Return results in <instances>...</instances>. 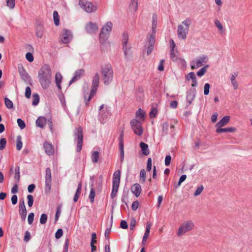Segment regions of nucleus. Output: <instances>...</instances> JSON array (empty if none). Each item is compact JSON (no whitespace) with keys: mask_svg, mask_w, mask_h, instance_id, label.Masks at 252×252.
<instances>
[{"mask_svg":"<svg viewBox=\"0 0 252 252\" xmlns=\"http://www.w3.org/2000/svg\"><path fill=\"white\" fill-rule=\"evenodd\" d=\"M52 77L51 69L49 65L45 64L39 71L38 78L43 89H47L51 84Z\"/></svg>","mask_w":252,"mask_h":252,"instance_id":"f257e3e1","label":"nucleus"},{"mask_svg":"<svg viewBox=\"0 0 252 252\" xmlns=\"http://www.w3.org/2000/svg\"><path fill=\"white\" fill-rule=\"evenodd\" d=\"M195 228V224L191 220L184 221L180 224L176 233L177 236L182 237L188 233L192 231Z\"/></svg>","mask_w":252,"mask_h":252,"instance_id":"f03ea898","label":"nucleus"},{"mask_svg":"<svg viewBox=\"0 0 252 252\" xmlns=\"http://www.w3.org/2000/svg\"><path fill=\"white\" fill-rule=\"evenodd\" d=\"M191 24V20L189 18H187L178 25L177 28V37L179 39L184 41L186 40Z\"/></svg>","mask_w":252,"mask_h":252,"instance_id":"7ed1b4c3","label":"nucleus"},{"mask_svg":"<svg viewBox=\"0 0 252 252\" xmlns=\"http://www.w3.org/2000/svg\"><path fill=\"white\" fill-rule=\"evenodd\" d=\"M101 74L105 85H108L113 79L114 72L111 64L107 63L102 65L101 68Z\"/></svg>","mask_w":252,"mask_h":252,"instance_id":"20e7f679","label":"nucleus"},{"mask_svg":"<svg viewBox=\"0 0 252 252\" xmlns=\"http://www.w3.org/2000/svg\"><path fill=\"white\" fill-rule=\"evenodd\" d=\"M99 74L97 72L95 73L92 79V89L88 98H87L86 96H85V100L86 105L88 104L89 101L96 94L99 83Z\"/></svg>","mask_w":252,"mask_h":252,"instance_id":"39448f33","label":"nucleus"},{"mask_svg":"<svg viewBox=\"0 0 252 252\" xmlns=\"http://www.w3.org/2000/svg\"><path fill=\"white\" fill-rule=\"evenodd\" d=\"M113 24L107 22L102 27L99 34V41L101 43L104 44L108 39L109 35L112 31Z\"/></svg>","mask_w":252,"mask_h":252,"instance_id":"423d86ee","label":"nucleus"},{"mask_svg":"<svg viewBox=\"0 0 252 252\" xmlns=\"http://www.w3.org/2000/svg\"><path fill=\"white\" fill-rule=\"evenodd\" d=\"M79 5L83 10L89 13L95 12L98 8L96 4L85 0H80Z\"/></svg>","mask_w":252,"mask_h":252,"instance_id":"0eeeda50","label":"nucleus"},{"mask_svg":"<svg viewBox=\"0 0 252 252\" xmlns=\"http://www.w3.org/2000/svg\"><path fill=\"white\" fill-rule=\"evenodd\" d=\"M121 177V171L120 170H117L113 174V188L111 192V197L114 198L118 192Z\"/></svg>","mask_w":252,"mask_h":252,"instance_id":"6e6552de","label":"nucleus"},{"mask_svg":"<svg viewBox=\"0 0 252 252\" xmlns=\"http://www.w3.org/2000/svg\"><path fill=\"white\" fill-rule=\"evenodd\" d=\"M130 126L134 133L137 135H141L143 133V128L141 122L137 119H133L130 122Z\"/></svg>","mask_w":252,"mask_h":252,"instance_id":"1a4fd4ad","label":"nucleus"},{"mask_svg":"<svg viewBox=\"0 0 252 252\" xmlns=\"http://www.w3.org/2000/svg\"><path fill=\"white\" fill-rule=\"evenodd\" d=\"M208 61V59L207 56L202 55L198 58L192 61L190 63L191 68L192 69L198 68L203 64V63H206Z\"/></svg>","mask_w":252,"mask_h":252,"instance_id":"9d476101","label":"nucleus"},{"mask_svg":"<svg viewBox=\"0 0 252 252\" xmlns=\"http://www.w3.org/2000/svg\"><path fill=\"white\" fill-rule=\"evenodd\" d=\"M72 38L73 34L71 31L65 29L63 30L60 35V39L62 42L68 43L71 41Z\"/></svg>","mask_w":252,"mask_h":252,"instance_id":"9b49d317","label":"nucleus"},{"mask_svg":"<svg viewBox=\"0 0 252 252\" xmlns=\"http://www.w3.org/2000/svg\"><path fill=\"white\" fill-rule=\"evenodd\" d=\"M75 135L77 138V151L79 152L82 149L83 143V129L81 127H79L77 129Z\"/></svg>","mask_w":252,"mask_h":252,"instance_id":"f8f14e48","label":"nucleus"},{"mask_svg":"<svg viewBox=\"0 0 252 252\" xmlns=\"http://www.w3.org/2000/svg\"><path fill=\"white\" fill-rule=\"evenodd\" d=\"M98 26L95 23L90 22L85 25V30L87 33L93 34L97 32Z\"/></svg>","mask_w":252,"mask_h":252,"instance_id":"ddd939ff","label":"nucleus"},{"mask_svg":"<svg viewBox=\"0 0 252 252\" xmlns=\"http://www.w3.org/2000/svg\"><path fill=\"white\" fill-rule=\"evenodd\" d=\"M155 42V35L154 34L151 35L148 41V45L146 49V53L147 55H150L153 50Z\"/></svg>","mask_w":252,"mask_h":252,"instance_id":"4468645a","label":"nucleus"},{"mask_svg":"<svg viewBox=\"0 0 252 252\" xmlns=\"http://www.w3.org/2000/svg\"><path fill=\"white\" fill-rule=\"evenodd\" d=\"M230 117L229 116H224L219 122L216 124L217 128H220L225 126L230 121Z\"/></svg>","mask_w":252,"mask_h":252,"instance_id":"2eb2a0df","label":"nucleus"},{"mask_svg":"<svg viewBox=\"0 0 252 252\" xmlns=\"http://www.w3.org/2000/svg\"><path fill=\"white\" fill-rule=\"evenodd\" d=\"M186 79L188 81H189L190 80H191L192 83H191V85L192 87H195L197 86V81L196 75L194 72H191L188 73L186 75Z\"/></svg>","mask_w":252,"mask_h":252,"instance_id":"dca6fc26","label":"nucleus"},{"mask_svg":"<svg viewBox=\"0 0 252 252\" xmlns=\"http://www.w3.org/2000/svg\"><path fill=\"white\" fill-rule=\"evenodd\" d=\"M152 223L151 222H147L146 223V230L142 239V244L145 245L147 238L149 236L150 229L152 226Z\"/></svg>","mask_w":252,"mask_h":252,"instance_id":"f3484780","label":"nucleus"},{"mask_svg":"<svg viewBox=\"0 0 252 252\" xmlns=\"http://www.w3.org/2000/svg\"><path fill=\"white\" fill-rule=\"evenodd\" d=\"M196 95V89H191L188 93L187 95V101L189 104H190Z\"/></svg>","mask_w":252,"mask_h":252,"instance_id":"a211bd4d","label":"nucleus"},{"mask_svg":"<svg viewBox=\"0 0 252 252\" xmlns=\"http://www.w3.org/2000/svg\"><path fill=\"white\" fill-rule=\"evenodd\" d=\"M131 190L135 196L137 197L140 195L141 192V186L138 183L135 184L131 187Z\"/></svg>","mask_w":252,"mask_h":252,"instance_id":"6ab92c4d","label":"nucleus"},{"mask_svg":"<svg viewBox=\"0 0 252 252\" xmlns=\"http://www.w3.org/2000/svg\"><path fill=\"white\" fill-rule=\"evenodd\" d=\"M84 70L82 69H78L77 70H76V72H75L74 77L70 81L69 84H71L73 82L79 80L81 77V76L83 75V74H84Z\"/></svg>","mask_w":252,"mask_h":252,"instance_id":"aec40b11","label":"nucleus"},{"mask_svg":"<svg viewBox=\"0 0 252 252\" xmlns=\"http://www.w3.org/2000/svg\"><path fill=\"white\" fill-rule=\"evenodd\" d=\"M19 213L22 220H25L26 218L27 210L25 205L24 201L20 203L19 205Z\"/></svg>","mask_w":252,"mask_h":252,"instance_id":"412c9836","label":"nucleus"},{"mask_svg":"<svg viewBox=\"0 0 252 252\" xmlns=\"http://www.w3.org/2000/svg\"><path fill=\"white\" fill-rule=\"evenodd\" d=\"M236 131V128L234 127H229L226 128H216V132L218 133L221 132H234Z\"/></svg>","mask_w":252,"mask_h":252,"instance_id":"4be33fe9","label":"nucleus"},{"mask_svg":"<svg viewBox=\"0 0 252 252\" xmlns=\"http://www.w3.org/2000/svg\"><path fill=\"white\" fill-rule=\"evenodd\" d=\"M44 148L47 154L48 155H51L53 154L54 150L51 144L46 142L44 144Z\"/></svg>","mask_w":252,"mask_h":252,"instance_id":"5701e85b","label":"nucleus"},{"mask_svg":"<svg viewBox=\"0 0 252 252\" xmlns=\"http://www.w3.org/2000/svg\"><path fill=\"white\" fill-rule=\"evenodd\" d=\"M63 79V76L62 74L60 72L56 73L55 75V82L56 84V85L58 87V88L59 90H61L62 89L61 87V82Z\"/></svg>","mask_w":252,"mask_h":252,"instance_id":"b1692460","label":"nucleus"},{"mask_svg":"<svg viewBox=\"0 0 252 252\" xmlns=\"http://www.w3.org/2000/svg\"><path fill=\"white\" fill-rule=\"evenodd\" d=\"M140 147L141 149L143 154L145 156H147L149 154L150 151L148 149V145L147 144L144 142H141L140 143Z\"/></svg>","mask_w":252,"mask_h":252,"instance_id":"393cba45","label":"nucleus"},{"mask_svg":"<svg viewBox=\"0 0 252 252\" xmlns=\"http://www.w3.org/2000/svg\"><path fill=\"white\" fill-rule=\"evenodd\" d=\"M46 124V119L43 117H39L36 121V125L40 127H43Z\"/></svg>","mask_w":252,"mask_h":252,"instance_id":"a878e982","label":"nucleus"},{"mask_svg":"<svg viewBox=\"0 0 252 252\" xmlns=\"http://www.w3.org/2000/svg\"><path fill=\"white\" fill-rule=\"evenodd\" d=\"M145 115V112L141 109H139L136 113V118L141 121H144Z\"/></svg>","mask_w":252,"mask_h":252,"instance_id":"bb28decb","label":"nucleus"},{"mask_svg":"<svg viewBox=\"0 0 252 252\" xmlns=\"http://www.w3.org/2000/svg\"><path fill=\"white\" fill-rule=\"evenodd\" d=\"M174 58H176L174 61L181 66V67L184 68L186 66V62L183 59L180 58L176 57L175 54H174Z\"/></svg>","mask_w":252,"mask_h":252,"instance_id":"cd10ccee","label":"nucleus"},{"mask_svg":"<svg viewBox=\"0 0 252 252\" xmlns=\"http://www.w3.org/2000/svg\"><path fill=\"white\" fill-rule=\"evenodd\" d=\"M129 8L131 11L136 12L138 8L137 0H132L129 6Z\"/></svg>","mask_w":252,"mask_h":252,"instance_id":"c85d7f7f","label":"nucleus"},{"mask_svg":"<svg viewBox=\"0 0 252 252\" xmlns=\"http://www.w3.org/2000/svg\"><path fill=\"white\" fill-rule=\"evenodd\" d=\"M157 16H153V20H152V33L151 35L154 34L155 36L156 30L157 28Z\"/></svg>","mask_w":252,"mask_h":252,"instance_id":"c756f323","label":"nucleus"},{"mask_svg":"<svg viewBox=\"0 0 252 252\" xmlns=\"http://www.w3.org/2000/svg\"><path fill=\"white\" fill-rule=\"evenodd\" d=\"M123 49L124 52L125 56L126 58H127L131 55L130 52V47L128 45L123 46Z\"/></svg>","mask_w":252,"mask_h":252,"instance_id":"7c9ffc66","label":"nucleus"},{"mask_svg":"<svg viewBox=\"0 0 252 252\" xmlns=\"http://www.w3.org/2000/svg\"><path fill=\"white\" fill-rule=\"evenodd\" d=\"M23 146V143L22 142L21 136L19 135L16 138V149L17 150L20 151Z\"/></svg>","mask_w":252,"mask_h":252,"instance_id":"2f4dec72","label":"nucleus"},{"mask_svg":"<svg viewBox=\"0 0 252 252\" xmlns=\"http://www.w3.org/2000/svg\"><path fill=\"white\" fill-rule=\"evenodd\" d=\"M99 154L97 151H94L92 153L91 158L92 160L94 163H96L98 161Z\"/></svg>","mask_w":252,"mask_h":252,"instance_id":"473e14b6","label":"nucleus"},{"mask_svg":"<svg viewBox=\"0 0 252 252\" xmlns=\"http://www.w3.org/2000/svg\"><path fill=\"white\" fill-rule=\"evenodd\" d=\"M53 19L55 25L59 26L60 25V17L58 12L56 11H54L53 12Z\"/></svg>","mask_w":252,"mask_h":252,"instance_id":"72a5a7b5","label":"nucleus"},{"mask_svg":"<svg viewBox=\"0 0 252 252\" xmlns=\"http://www.w3.org/2000/svg\"><path fill=\"white\" fill-rule=\"evenodd\" d=\"M93 182H92L91 184L92 188L91 189L90 193L89 194V198L90 199L91 202L93 203L94 201V198L95 195V191L94 189L93 188Z\"/></svg>","mask_w":252,"mask_h":252,"instance_id":"f704fd0d","label":"nucleus"},{"mask_svg":"<svg viewBox=\"0 0 252 252\" xmlns=\"http://www.w3.org/2000/svg\"><path fill=\"white\" fill-rule=\"evenodd\" d=\"M4 99L6 107L9 109L13 108V104L12 101L7 97H5Z\"/></svg>","mask_w":252,"mask_h":252,"instance_id":"c9c22d12","label":"nucleus"},{"mask_svg":"<svg viewBox=\"0 0 252 252\" xmlns=\"http://www.w3.org/2000/svg\"><path fill=\"white\" fill-rule=\"evenodd\" d=\"M43 34V29L42 27H38L36 29V35L38 38H41Z\"/></svg>","mask_w":252,"mask_h":252,"instance_id":"e433bc0d","label":"nucleus"},{"mask_svg":"<svg viewBox=\"0 0 252 252\" xmlns=\"http://www.w3.org/2000/svg\"><path fill=\"white\" fill-rule=\"evenodd\" d=\"M158 113V109L156 107L152 106L151 110L149 113V116L151 118H155Z\"/></svg>","mask_w":252,"mask_h":252,"instance_id":"4c0bfd02","label":"nucleus"},{"mask_svg":"<svg viewBox=\"0 0 252 252\" xmlns=\"http://www.w3.org/2000/svg\"><path fill=\"white\" fill-rule=\"evenodd\" d=\"M20 168L19 166H17L15 169V173H14V179L16 180L17 182L18 183L20 180Z\"/></svg>","mask_w":252,"mask_h":252,"instance_id":"58836bf2","label":"nucleus"},{"mask_svg":"<svg viewBox=\"0 0 252 252\" xmlns=\"http://www.w3.org/2000/svg\"><path fill=\"white\" fill-rule=\"evenodd\" d=\"M140 180L142 183H145L146 181V171L144 169H142L140 171Z\"/></svg>","mask_w":252,"mask_h":252,"instance_id":"ea45409f","label":"nucleus"},{"mask_svg":"<svg viewBox=\"0 0 252 252\" xmlns=\"http://www.w3.org/2000/svg\"><path fill=\"white\" fill-rule=\"evenodd\" d=\"M128 40V35L126 33H124L122 36V44L123 46L128 45L127 42Z\"/></svg>","mask_w":252,"mask_h":252,"instance_id":"a19ab883","label":"nucleus"},{"mask_svg":"<svg viewBox=\"0 0 252 252\" xmlns=\"http://www.w3.org/2000/svg\"><path fill=\"white\" fill-rule=\"evenodd\" d=\"M215 25L218 28V29L220 30V32L221 33L223 32V28L220 22L218 20H216L215 21Z\"/></svg>","mask_w":252,"mask_h":252,"instance_id":"79ce46f5","label":"nucleus"},{"mask_svg":"<svg viewBox=\"0 0 252 252\" xmlns=\"http://www.w3.org/2000/svg\"><path fill=\"white\" fill-rule=\"evenodd\" d=\"M32 98H33L32 105L35 106L39 102V96L38 94H34L32 95Z\"/></svg>","mask_w":252,"mask_h":252,"instance_id":"37998d69","label":"nucleus"},{"mask_svg":"<svg viewBox=\"0 0 252 252\" xmlns=\"http://www.w3.org/2000/svg\"><path fill=\"white\" fill-rule=\"evenodd\" d=\"M52 179H45V190L47 192L50 191L51 186Z\"/></svg>","mask_w":252,"mask_h":252,"instance_id":"c03bdc74","label":"nucleus"},{"mask_svg":"<svg viewBox=\"0 0 252 252\" xmlns=\"http://www.w3.org/2000/svg\"><path fill=\"white\" fill-rule=\"evenodd\" d=\"M15 0H7L6 5L10 9H13L15 7Z\"/></svg>","mask_w":252,"mask_h":252,"instance_id":"a18cd8bd","label":"nucleus"},{"mask_svg":"<svg viewBox=\"0 0 252 252\" xmlns=\"http://www.w3.org/2000/svg\"><path fill=\"white\" fill-rule=\"evenodd\" d=\"M209 67L208 65H206L205 66L202 67L197 72V75L198 76H203L205 72L206 71V68Z\"/></svg>","mask_w":252,"mask_h":252,"instance_id":"49530a36","label":"nucleus"},{"mask_svg":"<svg viewBox=\"0 0 252 252\" xmlns=\"http://www.w3.org/2000/svg\"><path fill=\"white\" fill-rule=\"evenodd\" d=\"M203 189H204L203 186L202 185H200L197 188L196 190L195 191V192L194 193V195L195 196H197L199 195L202 192V191H203Z\"/></svg>","mask_w":252,"mask_h":252,"instance_id":"de8ad7c7","label":"nucleus"},{"mask_svg":"<svg viewBox=\"0 0 252 252\" xmlns=\"http://www.w3.org/2000/svg\"><path fill=\"white\" fill-rule=\"evenodd\" d=\"M47 220V216L45 214H42L40 218V223L44 224L46 223Z\"/></svg>","mask_w":252,"mask_h":252,"instance_id":"09e8293b","label":"nucleus"},{"mask_svg":"<svg viewBox=\"0 0 252 252\" xmlns=\"http://www.w3.org/2000/svg\"><path fill=\"white\" fill-rule=\"evenodd\" d=\"M17 124L21 129H23L26 126L25 122L20 118L17 119Z\"/></svg>","mask_w":252,"mask_h":252,"instance_id":"8fccbe9b","label":"nucleus"},{"mask_svg":"<svg viewBox=\"0 0 252 252\" xmlns=\"http://www.w3.org/2000/svg\"><path fill=\"white\" fill-rule=\"evenodd\" d=\"M27 199L28 200V204L30 207H31L33 203V196L32 195L29 194L27 196Z\"/></svg>","mask_w":252,"mask_h":252,"instance_id":"3c124183","label":"nucleus"},{"mask_svg":"<svg viewBox=\"0 0 252 252\" xmlns=\"http://www.w3.org/2000/svg\"><path fill=\"white\" fill-rule=\"evenodd\" d=\"M6 140L5 138H1L0 139V150H3L6 146Z\"/></svg>","mask_w":252,"mask_h":252,"instance_id":"603ef678","label":"nucleus"},{"mask_svg":"<svg viewBox=\"0 0 252 252\" xmlns=\"http://www.w3.org/2000/svg\"><path fill=\"white\" fill-rule=\"evenodd\" d=\"M31 236L30 232L28 231H26L25 233L24 240L26 242H28L31 239Z\"/></svg>","mask_w":252,"mask_h":252,"instance_id":"864d4df0","label":"nucleus"},{"mask_svg":"<svg viewBox=\"0 0 252 252\" xmlns=\"http://www.w3.org/2000/svg\"><path fill=\"white\" fill-rule=\"evenodd\" d=\"M34 215L33 213H31L28 215V223L30 224H31L33 222V219H34Z\"/></svg>","mask_w":252,"mask_h":252,"instance_id":"5fc2aeb1","label":"nucleus"},{"mask_svg":"<svg viewBox=\"0 0 252 252\" xmlns=\"http://www.w3.org/2000/svg\"><path fill=\"white\" fill-rule=\"evenodd\" d=\"M210 86L209 83H206L204 87V94L208 95L209 93V89Z\"/></svg>","mask_w":252,"mask_h":252,"instance_id":"6e6d98bb","label":"nucleus"},{"mask_svg":"<svg viewBox=\"0 0 252 252\" xmlns=\"http://www.w3.org/2000/svg\"><path fill=\"white\" fill-rule=\"evenodd\" d=\"M45 179H52L51 171L49 168H47L46 169Z\"/></svg>","mask_w":252,"mask_h":252,"instance_id":"4d7b16f0","label":"nucleus"},{"mask_svg":"<svg viewBox=\"0 0 252 252\" xmlns=\"http://www.w3.org/2000/svg\"><path fill=\"white\" fill-rule=\"evenodd\" d=\"M120 156H121V161L122 162L124 160V147L121 145V147H120Z\"/></svg>","mask_w":252,"mask_h":252,"instance_id":"13d9d810","label":"nucleus"},{"mask_svg":"<svg viewBox=\"0 0 252 252\" xmlns=\"http://www.w3.org/2000/svg\"><path fill=\"white\" fill-rule=\"evenodd\" d=\"M26 59L30 62H32L33 61V57L32 53H27L26 54Z\"/></svg>","mask_w":252,"mask_h":252,"instance_id":"bf43d9fd","label":"nucleus"},{"mask_svg":"<svg viewBox=\"0 0 252 252\" xmlns=\"http://www.w3.org/2000/svg\"><path fill=\"white\" fill-rule=\"evenodd\" d=\"M63 234V231L62 229H59L55 234V237L56 239L60 238Z\"/></svg>","mask_w":252,"mask_h":252,"instance_id":"052dcab7","label":"nucleus"},{"mask_svg":"<svg viewBox=\"0 0 252 252\" xmlns=\"http://www.w3.org/2000/svg\"><path fill=\"white\" fill-rule=\"evenodd\" d=\"M31 95V89L29 87H27L25 91V96L29 98Z\"/></svg>","mask_w":252,"mask_h":252,"instance_id":"680f3d73","label":"nucleus"},{"mask_svg":"<svg viewBox=\"0 0 252 252\" xmlns=\"http://www.w3.org/2000/svg\"><path fill=\"white\" fill-rule=\"evenodd\" d=\"M152 159L151 158H149L147 161V170L148 171H150L152 169Z\"/></svg>","mask_w":252,"mask_h":252,"instance_id":"e2e57ef3","label":"nucleus"},{"mask_svg":"<svg viewBox=\"0 0 252 252\" xmlns=\"http://www.w3.org/2000/svg\"><path fill=\"white\" fill-rule=\"evenodd\" d=\"M171 160V157L169 155L166 156L165 158V164L166 166H168Z\"/></svg>","mask_w":252,"mask_h":252,"instance_id":"0e129e2a","label":"nucleus"},{"mask_svg":"<svg viewBox=\"0 0 252 252\" xmlns=\"http://www.w3.org/2000/svg\"><path fill=\"white\" fill-rule=\"evenodd\" d=\"M164 62V61L163 60H161L158 64V69L160 71H162L164 70V66H163Z\"/></svg>","mask_w":252,"mask_h":252,"instance_id":"69168bd1","label":"nucleus"},{"mask_svg":"<svg viewBox=\"0 0 252 252\" xmlns=\"http://www.w3.org/2000/svg\"><path fill=\"white\" fill-rule=\"evenodd\" d=\"M139 206V202L137 201H134L132 204V209L133 211H135L137 209Z\"/></svg>","mask_w":252,"mask_h":252,"instance_id":"338daca9","label":"nucleus"},{"mask_svg":"<svg viewBox=\"0 0 252 252\" xmlns=\"http://www.w3.org/2000/svg\"><path fill=\"white\" fill-rule=\"evenodd\" d=\"M231 83L234 90H237L238 88V83L236 80H231Z\"/></svg>","mask_w":252,"mask_h":252,"instance_id":"774afa93","label":"nucleus"}]
</instances>
